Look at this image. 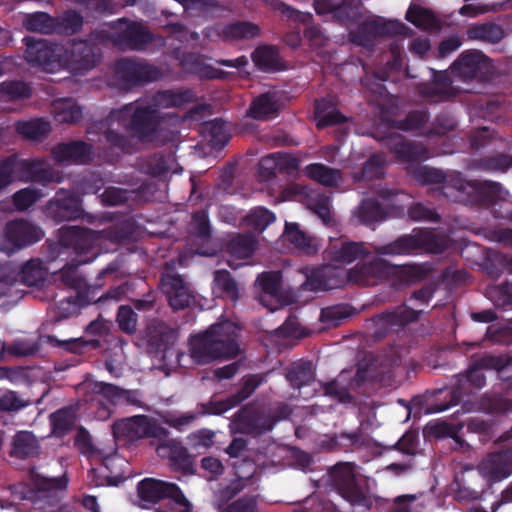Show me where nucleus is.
<instances>
[{
    "mask_svg": "<svg viewBox=\"0 0 512 512\" xmlns=\"http://www.w3.org/2000/svg\"><path fill=\"white\" fill-rule=\"evenodd\" d=\"M362 246L357 243H346L342 245L338 258L343 262H351L362 254Z\"/></svg>",
    "mask_w": 512,
    "mask_h": 512,
    "instance_id": "nucleus-62",
    "label": "nucleus"
},
{
    "mask_svg": "<svg viewBox=\"0 0 512 512\" xmlns=\"http://www.w3.org/2000/svg\"><path fill=\"white\" fill-rule=\"evenodd\" d=\"M23 41L26 45L25 59L28 63L48 73L63 68V56H65L63 45L31 36L25 37Z\"/></svg>",
    "mask_w": 512,
    "mask_h": 512,
    "instance_id": "nucleus-8",
    "label": "nucleus"
},
{
    "mask_svg": "<svg viewBox=\"0 0 512 512\" xmlns=\"http://www.w3.org/2000/svg\"><path fill=\"white\" fill-rule=\"evenodd\" d=\"M275 220V215L269 210L258 207L253 209L246 217V225L257 231H263Z\"/></svg>",
    "mask_w": 512,
    "mask_h": 512,
    "instance_id": "nucleus-50",
    "label": "nucleus"
},
{
    "mask_svg": "<svg viewBox=\"0 0 512 512\" xmlns=\"http://www.w3.org/2000/svg\"><path fill=\"white\" fill-rule=\"evenodd\" d=\"M258 33V27L251 23H233L226 26L223 30V34L229 39H242L256 36Z\"/></svg>",
    "mask_w": 512,
    "mask_h": 512,
    "instance_id": "nucleus-52",
    "label": "nucleus"
},
{
    "mask_svg": "<svg viewBox=\"0 0 512 512\" xmlns=\"http://www.w3.org/2000/svg\"><path fill=\"white\" fill-rule=\"evenodd\" d=\"M31 93L30 86L24 81H5L0 84V94L7 100L26 99Z\"/></svg>",
    "mask_w": 512,
    "mask_h": 512,
    "instance_id": "nucleus-45",
    "label": "nucleus"
},
{
    "mask_svg": "<svg viewBox=\"0 0 512 512\" xmlns=\"http://www.w3.org/2000/svg\"><path fill=\"white\" fill-rule=\"evenodd\" d=\"M45 272L41 263L31 259L27 261L21 269V280L27 286H38L43 283Z\"/></svg>",
    "mask_w": 512,
    "mask_h": 512,
    "instance_id": "nucleus-46",
    "label": "nucleus"
},
{
    "mask_svg": "<svg viewBox=\"0 0 512 512\" xmlns=\"http://www.w3.org/2000/svg\"><path fill=\"white\" fill-rule=\"evenodd\" d=\"M100 240L98 231L82 226H63L59 229L58 241L47 247V260L56 261L68 256L72 251L78 258L93 260L98 256L97 245Z\"/></svg>",
    "mask_w": 512,
    "mask_h": 512,
    "instance_id": "nucleus-3",
    "label": "nucleus"
},
{
    "mask_svg": "<svg viewBox=\"0 0 512 512\" xmlns=\"http://www.w3.org/2000/svg\"><path fill=\"white\" fill-rule=\"evenodd\" d=\"M210 230L205 212L194 215V246L201 245L204 247L198 248L196 253L204 256H210L215 253V249L209 247Z\"/></svg>",
    "mask_w": 512,
    "mask_h": 512,
    "instance_id": "nucleus-33",
    "label": "nucleus"
},
{
    "mask_svg": "<svg viewBox=\"0 0 512 512\" xmlns=\"http://www.w3.org/2000/svg\"><path fill=\"white\" fill-rule=\"evenodd\" d=\"M283 239L289 242L293 249L303 253H312L318 248L317 240L307 236L298 228L297 224H286Z\"/></svg>",
    "mask_w": 512,
    "mask_h": 512,
    "instance_id": "nucleus-30",
    "label": "nucleus"
},
{
    "mask_svg": "<svg viewBox=\"0 0 512 512\" xmlns=\"http://www.w3.org/2000/svg\"><path fill=\"white\" fill-rule=\"evenodd\" d=\"M52 433L57 437L67 435L76 422V411L72 406L58 409L49 416Z\"/></svg>",
    "mask_w": 512,
    "mask_h": 512,
    "instance_id": "nucleus-31",
    "label": "nucleus"
},
{
    "mask_svg": "<svg viewBox=\"0 0 512 512\" xmlns=\"http://www.w3.org/2000/svg\"><path fill=\"white\" fill-rule=\"evenodd\" d=\"M85 333L94 337L90 339L79 337L59 340L56 336L49 335L48 343L74 354H82L87 348L96 350L101 347V341L97 337L104 336L107 333V325L102 320H93L85 328Z\"/></svg>",
    "mask_w": 512,
    "mask_h": 512,
    "instance_id": "nucleus-16",
    "label": "nucleus"
},
{
    "mask_svg": "<svg viewBox=\"0 0 512 512\" xmlns=\"http://www.w3.org/2000/svg\"><path fill=\"white\" fill-rule=\"evenodd\" d=\"M51 155L56 163L86 165L94 157L93 146L82 140L60 142L51 149Z\"/></svg>",
    "mask_w": 512,
    "mask_h": 512,
    "instance_id": "nucleus-18",
    "label": "nucleus"
},
{
    "mask_svg": "<svg viewBox=\"0 0 512 512\" xmlns=\"http://www.w3.org/2000/svg\"><path fill=\"white\" fill-rule=\"evenodd\" d=\"M113 76L119 89L130 91L163 77L161 69L151 63L133 57H123L115 61Z\"/></svg>",
    "mask_w": 512,
    "mask_h": 512,
    "instance_id": "nucleus-5",
    "label": "nucleus"
},
{
    "mask_svg": "<svg viewBox=\"0 0 512 512\" xmlns=\"http://www.w3.org/2000/svg\"><path fill=\"white\" fill-rule=\"evenodd\" d=\"M431 234L424 231L414 232L412 235L399 238L388 247L384 248L383 254L403 255L416 253L419 249L424 248L434 253L440 252L443 247L434 245Z\"/></svg>",
    "mask_w": 512,
    "mask_h": 512,
    "instance_id": "nucleus-22",
    "label": "nucleus"
},
{
    "mask_svg": "<svg viewBox=\"0 0 512 512\" xmlns=\"http://www.w3.org/2000/svg\"><path fill=\"white\" fill-rule=\"evenodd\" d=\"M160 112L150 104L143 106L133 103L112 109L107 115V122L124 124L126 129L141 142H151L156 137L161 124Z\"/></svg>",
    "mask_w": 512,
    "mask_h": 512,
    "instance_id": "nucleus-4",
    "label": "nucleus"
},
{
    "mask_svg": "<svg viewBox=\"0 0 512 512\" xmlns=\"http://www.w3.org/2000/svg\"><path fill=\"white\" fill-rule=\"evenodd\" d=\"M91 38L104 42L109 41L122 51H144L154 40L153 34L141 23L132 21L114 33L105 30L94 31Z\"/></svg>",
    "mask_w": 512,
    "mask_h": 512,
    "instance_id": "nucleus-9",
    "label": "nucleus"
},
{
    "mask_svg": "<svg viewBox=\"0 0 512 512\" xmlns=\"http://www.w3.org/2000/svg\"><path fill=\"white\" fill-rule=\"evenodd\" d=\"M116 322L119 329L126 334L132 335L137 330V314L129 305H121L118 308Z\"/></svg>",
    "mask_w": 512,
    "mask_h": 512,
    "instance_id": "nucleus-49",
    "label": "nucleus"
},
{
    "mask_svg": "<svg viewBox=\"0 0 512 512\" xmlns=\"http://www.w3.org/2000/svg\"><path fill=\"white\" fill-rule=\"evenodd\" d=\"M54 118L59 123L76 124L82 119V108L71 98L53 103Z\"/></svg>",
    "mask_w": 512,
    "mask_h": 512,
    "instance_id": "nucleus-32",
    "label": "nucleus"
},
{
    "mask_svg": "<svg viewBox=\"0 0 512 512\" xmlns=\"http://www.w3.org/2000/svg\"><path fill=\"white\" fill-rule=\"evenodd\" d=\"M255 250V240L251 236H237L233 238L227 247L229 258L228 265L236 269L244 265Z\"/></svg>",
    "mask_w": 512,
    "mask_h": 512,
    "instance_id": "nucleus-26",
    "label": "nucleus"
},
{
    "mask_svg": "<svg viewBox=\"0 0 512 512\" xmlns=\"http://www.w3.org/2000/svg\"><path fill=\"white\" fill-rule=\"evenodd\" d=\"M86 8L98 14H112L114 12V3L112 0H89Z\"/></svg>",
    "mask_w": 512,
    "mask_h": 512,
    "instance_id": "nucleus-64",
    "label": "nucleus"
},
{
    "mask_svg": "<svg viewBox=\"0 0 512 512\" xmlns=\"http://www.w3.org/2000/svg\"><path fill=\"white\" fill-rule=\"evenodd\" d=\"M280 109V103L275 92H267L255 98L251 103L249 113L256 119L274 117Z\"/></svg>",
    "mask_w": 512,
    "mask_h": 512,
    "instance_id": "nucleus-28",
    "label": "nucleus"
},
{
    "mask_svg": "<svg viewBox=\"0 0 512 512\" xmlns=\"http://www.w3.org/2000/svg\"><path fill=\"white\" fill-rule=\"evenodd\" d=\"M40 445L31 431H18L12 440L10 455L18 459H27L37 456Z\"/></svg>",
    "mask_w": 512,
    "mask_h": 512,
    "instance_id": "nucleus-27",
    "label": "nucleus"
},
{
    "mask_svg": "<svg viewBox=\"0 0 512 512\" xmlns=\"http://www.w3.org/2000/svg\"><path fill=\"white\" fill-rule=\"evenodd\" d=\"M139 390L121 388L115 384L103 381H86L83 384L82 400L87 404V409L94 414L97 420L109 419L114 407L117 405H132L144 408Z\"/></svg>",
    "mask_w": 512,
    "mask_h": 512,
    "instance_id": "nucleus-2",
    "label": "nucleus"
},
{
    "mask_svg": "<svg viewBox=\"0 0 512 512\" xmlns=\"http://www.w3.org/2000/svg\"><path fill=\"white\" fill-rule=\"evenodd\" d=\"M113 123L114 122L108 123L106 117L98 124L99 129H104L103 136L106 143L112 149H117L122 153H131L133 151L132 140L128 136L112 129L111 126Z\"/></svg>",
    "mask_w": 512,
    "mask_h": 512,
    "instance_id": "nucleus-40",
    "label": "nucleus"
},
{
    "mask_svg": "<svg viewBox=\"0 0 512 512\" xmlns=\"http://www.w3.org/2000/svg\"><path fill=\"white\" fill-rule=\"evenodd\" d=\"M27 405L16 392L7 391L0 395V412H14L24 408Z\"/></svg>",
    "mask_w": 512,
    "mask_h": 512,
    "instance_id": "nucleus-56",
    "label": "nucleus"
},
{
    "mask_svg": "<svg viewBox=\"0 0 512 512\" xmlns=\"http://www.w3.org/2000/svg\"><path fill=\"white\" fill-rule=\"evenodd\" d=\"M137 493L143 502L157 504L167 500L170 505L182 508L180 512H190V502L176 483L147 477L138 482Z\"/></svg>",
    "mask_w": 512,
    "mask_h": 512,
    "instance_id": "nucleus-7",
    "label": "nucleus"
},
{
    "mask_svg": "<svg viewBox=\"0 0 512 512\" xmlns=\"http://www.w3.org/2000/svg\"><path fill=\"white\" fill-rule=\"evenodd\" d=\"M200 79H213L220 76V72L214 68L210 61L204 58L194 59V77Z\"/></svg>",
    "mask_w": 512,
    "mask_h": 512,
    "instance_id": "nucleus-59",
    "label": "nucleus"
},
{
    "mask_svg": "<svg viewBox=\"0 0 512 512\" xmlns=\"http://www.w3.org/2000/svg\"><path fill=\"white\" fill-rule=\"evenodd\" d=\"M23 23L28 31L51 35L55 33L57 21L48 13L39 11L26 15Z\"/></svg>",
    "mask_w": 512,
    "mask_h": 512,
    "instance_id": "nucleus-41",
    "label": "nucleus"
},
{
    "mask_svg": "<svg viewBox=\"0 0 512 512\" xmlns=\"http://www.w3.org/2000/svg\"><path fill=\"white\" fill-rule=\"evenodd\" d=\"M172 334L171 327L164 321L159 319H152L146 327L147 343L160 350L164 347Z\"/></svg>",
    "mask_w": 512,
    "mask_h": 512,
    "instance_id": "nucleus-37",
    "label": "nucleus"
},
{
    "mask_svg": "<svg viewBox=\"0 0 512 512\" xmlns=\"http://www.w3.org/2000/svg\"><path fill=\"white\" fill-rule=\"evenodd\" d=\"M214 289L225 293L234 300L238 297L237 285L226 271H217L215 273Z\"/></svg>",
    "mask_w": 512,
    "mask_h": 512,
    "instance_id": "nucleus-53",
    "label": "nucleus"
},
{
    "mask_svg": "<svg viewBox=\"0 0 512 512\" xmlns=\"http://www.w3.org/2000/svg\"><path fill=\"white\" fill-rule=\"evenodd\" d=\"M55 19L57 21L56 34L72 36L79 33L84 26L83 16L72 9L64 11L61 16L55 17Z\"/></svg>",
    "mask_w": 512,
    "mask_h": 512,
    "instance_id": "nucleus-38",
    "label": "nucleus"
},
{
    "mask_svg": "<svg viewBox=\"0 0 512 512\" xmlns=\"http://www.w3.org/2000/svg\"><path fill=\"white\" fill-rule=\"evenodd\" d=\"M102 51L97 43L90 39H74L63 56V68L82 73L92 70L100 64Z\"/></svg>",
    "mask_w": 512,
    "mask_h": 512,
    "instance_id": "nucleus-12",
    "label": "nucleus"
},
{
    "mask_svg": "<svg viewBox=\"0 0 512 512\" xmlns=\"http://www.w3.org/2000/svg\"><path fill=\"white\" fill-rule=\"evenodd\" d=\"M16 132L29 140H41L48 136L51 125L43 119L18 121L15 125Z\"/></svg>",
    "mask_w": 512,
    "mask_h": 512,
    "instance_id": "nucleus-39",
    "label": "nucleus"
},
{
    "mask_svg": "<svg viewBox=\"0 0 512 512\" xmlns=\"http://www.w3.org/2000/svg\"><path fill=\"white\" fill-rule=\"evenodd\" d=\"M98 233L100 240L104 239L111 243L120 244L133 238L135 225L130 220H123L98 231Z\"/></svg>",
    "mask_w": 512,
    "mask_h": 512,
    "instance_id": "nucleus-34",
    "label": "nucleus"
},
{
    "mask_svg": "<svg viewBox=\"0 0 512 512\" xmlns=\"http://www.w3.org/2000/svg\"><path fill=\"white\" fill-rule=\"evenodd\" d=\"M256 66L263 70H272L277 68L278 53L273 47H259L252 54Z\"/></svg>",
    "mask_w": 512,
    "mask_h": 512,
    "instance_id": "nucleus-47",
    "label": "nucleus"
},
{
    "mask_svg": "<svg viewBox=\"0 0 512 512\" xmlns=\"http://www.w3.org/2000/svg\"><path fill=\"white\" fill-rule=\"evenodd\" d=\"M314 375L310 365L294 366L287 374V379L294 387H301L313 381Z\"/></svg>",
    "mask_w": 512,
    "mask_h": 512,
    "instance_id": "nucleus-54",
    "label": "nucleus"
},
{
    "mask_svg": "<svg viewBox=\"0 0 512 512\" xmlns=\"http://www.w3.org/2000/svg\"><path fill=\"white\" fill-rule=\"evenodd\" d=\"M306 175L325 186L336 185L340 180L337 170L326 167L322 164H312L306 167Z\"/></svg>",
    "mask_w": 512,
    "mask_h": 512,
    "instance_id": "nucleus-42",
    "label": "nucleus"
},
{
    "mask_svg": "<svg viewBox=\"0 0 512 512\" xmlns=\"http://www.w3.org/2000/svg\"><path fill=\"white\" fill-rule=\"evenodd\" d=\"M75 445L83 454L91 455L94 453L95 449L92 444L90 434L84 428H81L78 431L77 436L75 438Z\"/></svg>",
    "mask_w": 512,
    "mask_h": 512,
    "instance_id": "nucleus-61",
    "label": "nucleus"
},
{
    "mask_svg": "<svg viewBox=\"0 0 512 512\" xmlns=\"http://www.w3.org/2000/svg\"><path fill=\"white\" fill-rule=\"evenodd\" d=\"M160 288L175 311L189 307L192 294L185 280L178 274H162Z\"/></svg>",
    "mask_w": 512,
    "mask_h": 512,
    "instance_id": "nucleus-20",
    "label": "nucleus"
},
{
    "mask_svg": "<svg viewBox=\"0 0 512 512\" xmlns=\"http://www.w3.org/2000/svg\"><path fill=\"white\" fill-rule=\"evenodd\" d=\"M9 157L14 180L33 182L42 186L61 183L63 180L62 173L47 166L43 159H20L16 155Z\"/></svg>",
    "mask_w": 512,
    "mask_h": 512,
    "instance_id": "nucleus-10",
    "label": "nucleus"
},
{
    "mask_svg": "<svg viewBox=\"0 0 512 512\" xmlns=\"http://www.w3.org/2000/svg\"><path fill=\"white\" fill-rule=\"evenodd\" d=\"M409 22L422 29H432L437 27V20L434 15L427 9L412 4L406 14Z\"/></svg>",
    "mask_w": 512,
    "mask_h": 512,
    "instance_id": "nucleus-44",
    "label": "nucleus"
},
{
    "mask_svg": "<svg viewBox=\"0 0 512 512\" xmlns=\"http://www.w3.org/2000/svg\"><path fill=\"white\" fill-rule=\"evenodd\" d=\"M124 459L119 457L116 453L110 454L102 459V471L107 484L110 486H117L126 480V475L123 470Z\"/></svg>",
    "mask_w": 512,
    "mask_h": 512,
    "instance_id": "nucleus-35",
    "label": "nucleus"
},
{
    "mask_svg": "<svg viewBox=\"0 0 512 512\" xmlns=\"http://www.w3.org/2000/svg\"><path fill=\"white\" fill-rule=\"evenodd\" d=\"M48 218L56 223L73 221L83 217L80 198L72 191L59 189L44 207Z\"/></svg>",
    "mask_w": 512,
    "mask_h": 512,
    "instance_id": "nucleus-15",
    "label": "nucleus"
},
{
    "mask_svg": "<svg viewBox=\"0 0 512 512\" xmlns=\"http://www.w3.org/2000/svg\"><path fill=\"white\" fill-rule=\"evenodd\" d=\"M160 443L156 447L159 457L167 458L173 470L183 474H192V456L188 449L176 439H158Z\"/></svg>",
    "mask_w": 512,
    "mask_h": 512,
    "instance_id": "nucleus-21",
    "label": "nucleus"
},
{
    "mask_svg": "<svg viewBox=\"0 0 512 512\" xmlns=\"http://www.w3.org/2000/svg\"><path fill=\"white\" fill-rule=\"evenodd\" d=\"M200 137L201 140L194 151V161L200 159L205 162L204 165L199 166V172H203L213 161L210 157L212 152L222 148L228 142L230 134L228 126L224 122L214 119L201 125Z\"/></svg>",
    "mask_w": 512,
    "mask_h": 512,
    "instance_id": "nucleus-11",
    "label": "nucleus"
},
{
    "mask_svg": "<svg viewBox=\"0 0 512 512\" xmlns=\"http://www.w3.org/2000/svg\"><path fill=\"white\" fill-rule=\"evenodd\" d=\"M4 235L6 241L14 249H21L40 241L44 232L40 227L27 220L15 219L6 223Z\"/></svg>",
    "mask_w": 512,
    "mask_h": 512,
    "instance_id": "nucleus-17",
    "label": "nucleus"
},
{
    "mask_svg": "<svg viewBox=\"0 0 512 512\" xmlns=\"http://www.w3.org/2000/svg\"><path fill=\"white\" fill-rule=\"evenodd\" d=\"M348 316L346 308L342 306L328 307L321 312V321L327 326H336Z\"/></svg>",
    "mask_w": 512,
    "mask_h": 512,
    "instance_id": "nucleus-58",
    "label": "nucleus"
},
{
    "mask_svg": "<svg viewBox=\"0 0 512 512\" xmlns=\"http://www.w3.org/2000/svg\"><path fill=\"white\" fill-rule=\"evenodd\" d=\"M422 496L417 495H402L394 499L395 505L398 507L400 512H409L411 510L423 509L425 506L422 501H419Z\"/></svg>",
    "mask_w": 512,
    "mask_h": 512,
    "instance_id": "nucleus-60",
    "label": "nucleus"
},
{
    "mask_svg": "<svg viewBox=\"0 0 512 512\" xmlns=\"http://www.w3.org/2000/svg\"><path fill=\"white\" fill-rule=\"evenodd\" d=\"M256 289L259 302L270 311H274L286 303L279 273L260 275L256 282Z\"/></svg>",
    "mask_w": 512,
    "mask_h": 512,
    "instance_id": "nucleus-19",
    "label": "nucleus"
},
{
    "mask_svg": "<svg viewBox=\"0 0 512 512\" xmlns=\"http://www.w3.org/2000/svg\"><path fill=\"white\" fill-rule=\"evenodd\" d=\"M315 118L318 127L337 124L344 120V117L326 100L316 103Z\"/></svg>",
    "mask_w": 512,
    "mask_h": 512,
    "instance_id": "nucleus-43",
    "label": "nucleus"
},
{
    "mask_svg": "<svg viewBox=\"0 0 512 512\" xmlns=\"http://www.w3.org/2000/svg\"><path fill=\"white\" fill-rule=\"evenodd\" d=\"M407 28L398 21L373 20L362 27L363 35L352 33L351 40L359 45H368L369 36H384L390 34H404Z\"/></svg>",
    "mask_w": 512,
    "mask_h": 512,
    "instance_id": "nucleus-25",
    "label": "nucleus"
},
{
    "mask_svg": "<svg viewBox=\"0 0 512 512\" xmlns=\"http://www.w3.org/2000/svg\"><path fill=\"white\" fill-rule=\"evenodd\" d=\"M41 196L42 193L40 190L32 187H27L15 192L12 196V201L14 207L18 211H25L32 205H34L40 199Z\"/></svg>",
    "mask_w": 512,
    "mask_h": 512,
    "instance_id": "nucleus-48",
    "label": "nucleus"
},
{
    "mask_svg": "<svg viewBox=\"0 0 512 512\" xmlns=\"http://www.w3.org/2000/svg\"><path fill=\"white\" fill-rule=\"evenodd\" d=\"M233 333L234 327L230 322L213 325L210 328L207 342L209 356L206 358H198L194 353V361L206 362L210 359L236 356L239 352V347L232 336Z\"/></svg>",
    "mask_w": 512,
    "mask_h": 512,
    "instance_id": "nucleus-14",
    "label": "nucleus"
},
{
    "mask_svg": "<svg viewBox=\"0 0 512 512\" xmlns=\"http://www.w3.org/2000/svg\"><path fill=\"white\" fill-rule=\"evenodd\" d=\"M14 181L10 157L0 160V190L7 187Z\"/></svg>",
    "mask_w": 512,
    "mask_h": 512,
    "instance_id": "nucleus-63",
    "label": "nucleus"
},
{
    "mask_svg": "<svg viewBox=\"0 0 512 512\" xmlns=\"http://www.w3.org/2000/svg\"><path fill=\"white\" fill-rule=\"evenodd\" d=\"M284 200L299 199L305 200L309 209L314 211L325 224L330 219L329 198L316 193H307L306 190L298 185H293L284 191Z\"/></svg>",
    "mask_w": 512,
    "mask_h": 512,
    "instance_id": "nucleus-24",
    "label": "nucleus"
},
{
    "mask_svg": "<svg viewBox=\"0 0 512 512\" xmlns=\"http://www.w3.org/2000/svg\"><path fill=\"white\" fill-rule=\"evenodd\" d=\"M478 469L488 483L508 478L512 474V449L487 456L480 463Z\"/></svg>",
    "mask_w": 512,
    "mask_h": 512,
    "instance_id": "nucleus-23",
    "label": "nucleus"
},
{
    "mask_svg": "<svg viewBox=\"0 0 512 512\" xmlns=\"http://www.w3.org/2000/svg\"><path fill=\"white\" fill-rule=\"evenodd\" d=\"M32 487L18 483L11 487L13 500L27 501L31 508L41 512H65L60 505L61 499L67 489L68 478L66 475L50 477L36 472H30Z\"/></svg>",
    "mask_w": 512,
    "mask_h": 512,
    "instance_id": "nucleus-1",
    "label": "nucleus"
},
{
    "mask_svg": "<svg viewBox=\"0 0 512 512\" xmlns=\"http://www.w3.org/2000/svg\"><path fill=\"white\" fill-rule=\"evenodd\" d=\"M161 420L164 424L182 432L192 423V413L187 412L185 414L176 415L172 412H165L161 415Z\"/></svg>",
    "mask_w": 512,
    "mask_h": 512,
    "instance_id": "nucleus-55",
    "label": "nucleus"
},
{
    "mask_svg": "<svg viewBox=\"0 0 512 512\" xmlns=\"http://www.w3.org/2000/svg\"><path fill=\"white\" fill-rule=\"evenodd\" d=\"M112 432L117 440L134 442L143 438L164 439L169 430L159 425L147 415H134L117 420L112 425Z\"/></svg>",
    "mask_w": 512,
    "mask_h": 512,
    "instance_id": "nucleus-6",
    "label": "nucleus"
},
{
    "mask_svg": "<svg viewBox=\"0 0 512 512\" xmlns=\"http://www.w3.org/2000/svg\"><path fill=\"white\" fill-rule=\"evenodd\" d=\"M92 261L93 257H90L88 259H72L70 262L66 263L60 269V279L62 283L75 290L83 288L85 286V279L79 274L78 268Z\"/></svg>",
    "mask_w": 512,
    "mask_h": 512,
    "instance_id": "nucleus-36",
    "label": "nucleus"
},
{
    "mask_svg": "<svg viewBox=\"0 0 512 512\" xmlns=\"http://www.w3.org/2000/svg\"><path fill=\"white\" fill-rule=\"evenodd\" d=\"M192 101V91L174 92L172 90H161L156 92L150 99V105L159 111L160 108L181 107Z\"/></svg>",
    "mask_w": 512,
    "mask_h": 512,
    "instance_id": "nucleus-29",
    "label": "nucleus"
},
{
    "mask_svg": "<svg viewBox=\"0 0 512 512\" xmlns=\"http://www.w3.org/2000/svg\"><path fill=\"white\" fill-rule=\"evenodd\" d=\"M484 56L478 52L468 53L462 55L457 62V68L464 74L474 73L478 69Z\"/></svg>",
    "mask_w": 512,
    "mask_h": 512,
    "instance_id": "nucleus-57",
    "label": "nucleus"
},
{
    "mask_svg": "<svg viewBox=\"0 0 512 512\" xmlns=\"http://www.w3.org/2000/svg\"><path fill=\"white\" fill-rule=\"evenodd\" d=\"M332 477L344 499L351 504H359L364 500L361 486L365 482V477L358 466L352 463L337 464L333 468Z\"/></svg>",
    "mask_w": 512,
    "mask_h": 512,
    "instance_id": "nucleus-13",
    "label": "nucleus"
},
{
    "mask_svg": "<svg viewBox=\"0 0 512 512\" xmlns=\"http://www.w3.org/2000/svg\"><path fill=\"white\" fill-rule=\"evenodd\" d=\"M100 198L104 206H119L125 204L130 199V191L110 186L105 188Z\"/></svg>",
    "mask_w": 512,
    "mask_h": 512,
    "instance_id": "nucleus-51",
    "label": "nucleus"
}]
</instances>
